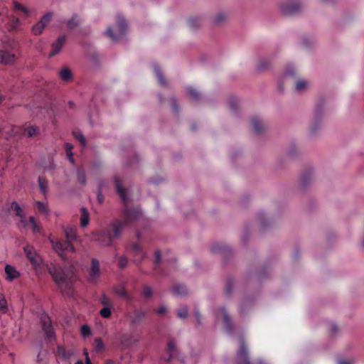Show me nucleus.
Returning a JSON list of instances; mask_svg holds the SVG:
<instances>
[{"label":"nucleus","mask_w":364,"mask_h":364,"mask_svg":"<svg viewBox=\"0 0 364 364\" xmlns=\"http://www.w3.org/2000/svg\"><path fill=\"white\" fill-rule=\"evenodd\" d=\"M39 188L43 195H46L48 189V183H39Z\"/></svg>","instance_id":"obj_50"},{"label":"nucleus","mask_w":364,"mask_h":364,"mask_svg":"<svg viewBox=\"0 0 364 364\" xmlns=\"http://www.w3.org/2000/svg\"><path fill=\"white\" fill-rule=\"evenodd\" d=\"M96 347L98 349H100L103 347V343L100 339H96L95 340Z\"/></svg>","instance_id":"obj_54"},{"label":"nucleus","mask_w":364,"mask_h":364,"mask_svg":"<svg viewBox=\"0 0 364 364\" xmlns=\"http://www.w3.org/2000/svg\"><path fill=\"white\" fill-rule=\"evenodd\" d=\"M14 8L16 12H21L25 17L30 15V11L26 7L17 2L14 3Z\"/></svg>","instance_id":"obj_28"},{"label":"nucleus","mask_w":364,"mask_h":364,"mask_svg":"<svg viewBox=\"0 0 364 364\" xmlns=\"http://www.w3.org/2000/svg\"><path fill=\"white\" fill-rule=\"evenodd\" d=\"M338 364H352V362L350 360H341L338 361Z\"/></svg>","instance_id":"obj_56"},{"label":"nucleus","mask_w":364,"mask_h":364,"mask_svg":"<svg viewBox=\"0 0 364 364\" xmlns=\"http://www.w3.org/2000/svg\"><path fill=\"white\" fill-rule=\"evenodd\" d=\"M77 174L78 176L79 182H85V171L82 166L80 167L77 170Z\"/></svg>","instance_id":"obj_43"},{"label":"nucleus","mask_w":364,"mask_h":364,"mask_svg":"<svg viewBox=\"0 0 364 364\" xmlns=\"http://www.w3.org/2000/svg\"><path fill=\"white\" fill-rule=\"evenodd\" d=\"M97 198V200L100 203H102L103 202L104 198L100 192H98Z\"/></svg>","instance_id":"obj_55"},{"label":"nucleus","mask_w":364,"mask_h":364,"mask_svg":"<svg viewBox=\"0 0 364 364\" xmlns=\"http://www.w3.org/2000/svg\"><path fill=\"white\" fill-rule=\"evenodd\" d=\"M75 364H83L82 361V360H78L76 362Z\"/></svg>","instance_id":"obj_62"},{"label":"nucleus","mask_w":364,"mask_h":364,"mask_svg":"<svg viewBox=\"0 0 364 364\" xmlns=\"http://www.w3.org/2000/svg\"><path fill=\"white\" fill-rule=\"evenodd\" d=\"M53 18L51 13H47L32 27V33L38 36L43 33L45 28L49 24Z\"/></svg>","instance_id":"obj_11"},{"label":"nucleus","mask_w":364,"mask_h":364,"mask_svg":"<svg viewBox=\"0 0 364 364\" xmlns=\"http://www.w3.org/2000/svg\"><path fill=\"white\" fill-rule=\"evenodd\" d=\"M124 220H114L110 228L114 237H119L127 227L144 220V215L139 208H129L125 207L123 211Z\"/></svg>","instance_id":"obj_2"},{"label":"nucleus","mask_w":364,"mask_h":364,"mask_svg":"<svg viewBox=\"0 0 364 364\" xmlns=\"http://www.w3.org/2000/svg\"><path fill=\"white\" fill-rule=\"evenodd\" d=\"M175 351L176 343L173 340L171 339L167 343V350L166 352L163 355L162 359L166 362H170Z\"/></svg>","instance_id":"obj_18"},{"label":"nucleus","mask_w":364,"mask_h":364,"mask_svg":"<svg viewBox=\"0 0 364 364\" xmlns=\"http://www.w3.org/2000/svg\"><path fill=\"white\" fill-rule=\"evenodd\" d=\"M11 210L15 212V214L20 218V223L23 227L28 226L23 211L16 202H13L10 206Z\"/></svg>","instance_id":"obj_17"},{"label":"nucleus","mask_w":364,"mask_h":364,"mask_svg":"<svg viewBox=\"0 0 364 364\" xmlns=\"http://www.w3.org/2000/svg\"><path fill=\"white\" fill-rule=\"evenodd\" d=\"M80 23V18L77 16H72L67 21V26L69 29H74L76 28Z\"/></svg>","instance_id":"obj_30"},{"label":"nucleus","mask_w":364,"mask_h":364,"mask_svg":"<svg viewBox=\"0 0 364 364\" xmlns=\"http://www.w3.org/2000/svg\"><path fill=\"white\" fill-rule=\"evenodd\" d=\"M73 148V146L71 144H70V143L65 144V149L67 157H68L69 161L73 164L74 159L73 157V153L72 151Z\"/></svg>","instance_id":"obj_32"},{"label":"nucleus","mask_w":364,"mask_h":364,"mask_svg":"<svg viewBox=\"0 0 364 364\" xmlns=\"http://www.w3.org/2000/svg\"><path fill=\"white\" fill-rule=\"evenodd\" d=\"M228 13L225 11H219L215 13L212 17V22L213 24L220 25L225 23L228 18Z\"/></svg>","instance_id":"obj_19"},{"label":"nucleus","mask_w":364,"mask_h":364,"mask_svg":"<svg viewBox=\"0 0 364 364\" xmlns=\"http://www.w3.org/2000/svg\"><path fill=\"white\" fill-rule=\"evenodd\" d=\"M142 293H143V296L145 298H150L152 296L153 292H152V289H151V287L146 286L144 287Z\"/></svg>","instance_id":"obj_48"},{"label":"nucleus","mask_w":364,"mask_h":364,"mask_svg":"<svg viewBox=\"0 0 364 364\" xmlns=\"http://www.w3.org/2000/svg\"><path fill=\"white\" fill-rule=\"evenodd\" d=\"M114 291L117 295H118L121 298H122L127 301L131 300L130 295L127 293V291L123 287H115L114 289Z\"/></svg>","instance_id":"obj_25"},{"label":"nucleus","mask_w":364,"mask_h":364,"mask_svg":"<svg viewBox=\"0 0 364 364\" xmlns=\"http://www.w3.org/2000/svg\"><path fill=\"white\" fill-rule=\"evenodd\" d=\"M81 334L83 337L89 336L91 334L90 328L87 325L82 326L81 327Z\"/></svg>","instance_id":"obj_46"},{"label":"nucleus","mask_w":364,"mask_h":364,"mask_svg":"<svg viewBox=\"0 0 364 364\" xmlns=\"http://www.w3.org/2000/svg\"><path fill=\"white\" fill-rule=\"evenodd\" d=\"M35 208L36 211L44 216H48L49 215V210L47 205L41 201H37L36 203Z\"/></svg>","instance_id":"obj_24"},{"label":"nucleus","mask_w":364,"mask_h":364,"mask_svg":"<svg viewBox=\"0 0 364 364\" xmlns=\"http://www.w3.org/2000/svg\"><path fill=\"white\" fill-rule=\"evenodd\" d=\"M106 364H114V362H113V361H112V360H107V361L106 362Z\"/></svg>","instance_id":"obj_61"},{"label":"nucleus","mask_w":364,"mask_h":364,"mask_svg":"<svg viewBox=\"0 0 364 364\" xmlns=\"http://www.w3.org/2000/svg\"><path fill=\"white\" fill-rule=\"evenodd\" d=\"M240 348L237 354L238 364H250L247 348L242 339H240Z\"/></svg>","instance_id":"obj_14"},{"label":"nucleus","mask_w":364,"mask_h":364,"mask_svg":"<svg viewBox=\"0 0 364 364\" xmlns=\"http://www.w3.org/2000/svg\"><path fill=\"white\" fill-rule=\"evenodd\" d=\"M85 364H92L89 356H87V358H85Z\"/></svg>","instance_id":"obj_59"},{"label":"nucleus","mask_w":364,"mask_h":364,"mask_svg":"<svg viewBox=\"0 0 364 364\" xmlns=\"http://www.w3.org/2000/svg\"><path fill=\"white\" fill-rule=\"evenodd\" d=\"M112 309L113 308L103 307L100 312L101 316L103 318H109L111 316Z\"/></svg>","instance_id":"obj_45"},{"label":"nucleus","mask_w":364,"mask_h":364,"mask_svg":"<svg viewBox=\"0 0 364 364\" xmlns=\"http://www.w3.org/2000/svg\"><path fill=\"white\" fill-rule=\"evenodd\" d=\"M16 60V52L13 45H4L0 49V63L4 65H12Z\"/></svg>","instance_id":"obj_8"},{"label":"nucleus","mask_w":364,"mask_h":364,"mask_svg":"<svg viewBox=\"0 0 364 364\" xmlns=\"http://www.w3.org/2000/svg\"><path fill=\"white\" fill-rule=\"evenodd\" d=\"M192 21H193L192 19H190V20H189V23H190V24H191V23H192Z\"/></svg>","instance_id":"obj_64"},{"label":"nucleus","mask_w":364,"mask_h":364,"mask_svg":"<svg viewBox=\"0 0 364 364\" xmlns=\"http://www.w3.org/2000/svg\"><path fill=\"white\" fill-rule=\"evenodd\" d=\"M338 331V328L336 324H332L330 327V331L332 334H334Z\"/></svg>","instance_id":"obj_51"},{"label":"nucleus","mask_w":364,"mask_h":364,"mask_svg":"<svg viewBox=\"0 0 364 364\" xmlns=\"http://www.w3.org/2000/svg\"><path fill=\"white\" fill-rule=\"evenodd\" d=\"M26 257L35 269L39 267L42 263L41 256L36 252L33 246L26 245L23 247Z\"/></svg>","instance_id":"obj_10"},{"label":"nucleus","mask_w":364,"mask_h":364,"mask_svg":"<svg viewBox=\"0 0 364 364\" xmlns=\"http://www.w3.org/2000/svg\"><path fill=\"white\" fill-rule=\"evenodd\" d=\"M115 238L113 232L109 229H102L93 232L90 235V240L97 242L102 246L112 245V240Z\"/></svg>","instance_id":"obj_6"},{"label":"nucleus","mask_w":364,"mask_h":364,"mask_svg":"<svg viewBox=\"0 0 364 364\" xmlns=\"http://www.w3.org/2000/svg\"><path fill=\"white\" fill-rule=\"evenodd\" d=\"M195 316H196V318H197V320L199 321V318L200 317V314L198 311H196L195 312Z\"/></svg>","instance_id":"obj_58"},{"label":"nucleus","mask_w":364,"mask_h":364,"mask_svg":"<svg viewBox=\"0 0 364 364\" xmlns=\"http://www.w3.org/2000/svg\"><path fill=\"white\" fill-rule=\"evenodd\" d=\"M100 302L104 306V307L113 308V304H112V300L105 294H103L101 296Z\"/></svg>","instance_id":"obj_36"},{"label":"nucleus","mask_w":364,"mask_h":364,"mask_svg":"<svg viewBox=\"0 0 364 364\" xmlns=\"http://www.w3.org/2000/svg\"><path fill=\"white\" fill-rule=\"evenodd\" d=\"M128 264V259L126 257L122 256L119 258L118 265L120 268H124Z\"/></svg>","instance_id":"obj_47"},{"label":"nucleus","mask_w":364,"mask_h":364,"mask_svg":"<svg viewBox=\"0 0 364 364\" xmlns=\"http://www.w3.org/2000/svg\"><path fill=\"white\" fill-rule=\"evenodd\" d=\"M303 6L301 0H282L277 4V9L282 15L291 16L300 12Z\"/></svg>","instance_id":"obj_5"},{"label":"nucleus","mask_w":364,"mask_h":364,"mask_svg":"<svg viewBox=\"0 0 364 364\" xmlns=\"http://www.w3.org/2000/svg\"><path fill=\"white\" fill-rule=\"evenodd\" d=\"M84 354H85V358H87V356H89V355H88V353H87V350H84Z\"/></svg>","instance_id":"obj_60"},{"label":"nucleus","mask_w":364,"mask_h":364,"mask_svg":"<svg viewBox=\"0 0 364 364\" xmlns=\"http://www.w3.org/2000/svg\"><path fill=\"white\" fill-rule=\"evenodd\" d=\"M321 175V171L315 167L309 166L304 168L301 171L299 178L301 182H309L310 181L319 179Z\"/></svg>","instance_id":"obj_9"},{"label":"nucleus","mask_w":364,"mask_h":364,"mask_svg":"<svg viewBox=\"0 0 364 364\" xmlns=\"http://www.w3.org/2000/svg\"><path fill=\"white\" fill-rule=\"evenodd\" d=\"M127 31V24L122 16H117L116 22L112 26H109L104 35L109 39L116 41L122 38Z\"/></svg>","instance_id":"obj_4"},{"label":"nucleus","mask_w":364,"mask_h":364,"mask_svg":"<svg viewBox=\"0 0 364 364\" xmlns=\"http://www.w3.org/2000/svg\"><path fill=\"white\" fill-rule=\"evenodd\" d=\"M215 317L217 322H221L223 328L227 333H231L234 327L231 317L224 307H220L215 311Z\"/></svg>","instance_id":"obj_7"},{"label":"nucleus","mask_w":364,"mask_h":364,"mask_svg":"<svg viewBox=\"0 0 364 364\" xmlns=\"http://www.w3.org/2000/svg\"><path fill=\"white\" fill-rule=\"evenodd\" d=\"M177 315L180 318H185L188 316V309L186 306L180 307L177 311Z\"/></svg>","instance_id":"obj_44"},{"label":"nucleus","mask_w":364,"mask_h":364,"mask_svg":"<svg viewBox=\"0 0 364 364\" xmlns=\"http://www.w3.org/2000/svg\"><path fill=\"white\" fill-rule=\"evenodd\" d=\"M10 24H9V30L15 31L18 28V26L20 23V20L18 17L12 16L10 18Z\"/></svg>","instance_id":"obj_33"},{"label":"nucleus","mask_w":364,"mask_h":364,"mask_svg":"<svg viewBox=\"0 0 364 364\" xmlns=\"http://www.w3.org/2000/svg\"><path fill=\"white\" fill-rule=\"evenodd\" d=\"M43 329L46 334L48 338H51L53 336V329L50 326V323L48 318H45L43 321Z\"/></svg>","instance_id":"obj_26"},{"label":"nucleus","mask_w":364,"mask_h":364,"mask_svg":"<svg viewBox=\"0 0 364 364\" xmlns=\"http://www.w3.org/2000/svg\"><path fill=\"white\" fill-rule=\"evenodd\" d=\"M166 312V307L164 306H161L157 310V313L159 314H164Z\"/></svg>","instance_id":"obj_53"},{"label":"nucleus","mask_w":364,"mask_h":364,"mask_svg":"<svg viewBox=\"0 0 364 364\" xmlns=\"http://www.w3.org/2000/svg\"><path fill=\"white\" fill-rule=\"evenodd\" d=\"M127 252L133 256V259L135 263L141 262L145 257V253L143 249L137 243H134L132 247L127 250Z\"/></svg>","instance_id":"obj_12"},{"label":"nucleus","mask_w":364,"mask_h":364,"mask_svg":"<svg viewBox=\"0 0 364 364\" xmlns=\"http://www.w3.org/2000/svg\"><path fill=\"white\" fill-rule=\"evenodd\" d=\"M174 291L180 296H183L187 294V289L183 285H176L174 287Z\"/></svg>","instance_id":"obj_40"},{"label":"nucleus","mask_w":364,"mask_h":364,"mask_svg":"<svg viewBox=\"0 0 364 364\" xmlns=\"http://www.w3.org/2000/svg\"><path fill=\"white\" fill-rule=\"evenodd\" d=\"M60 78L65 82L70 81L73 78L72 71L67 67L63 68L59 72Z\"/></svg>","instance_id":"obj_23"},{"label":"nucleus","mask_w":364,"mask_h":364,"mask_svg":"<svg viewBox=\"0 0 364 364\" xmlns=\"http://www.w3.org/2000/svg\"><path fill=\"white\" fill-rule=\"evenodd\" d=\"M124 184L125 183H115V188L122 202L126 205L130 200V191Z\"/></svg>","instance_id":"obj_15"},{"label":"nucleus","mask_w":364,"mask_h":364,"mask_svg":"<svg viewBox=\"0 0 364 364\" xmlns=\"http://www.w3.org/2000/svg\"><path fill=\"white\" fill-rule=\"evenodd\" d=\"M252 129L256 132H259L262 129V123L259 119L254 117L250 121Z\"/></svg>","instance_id":"obj_31"},{"label":"nucleus","mask_w":364,"mask_h":364,"mask_svg":"<svg viewBox=\"0 0 364 364\" xmlns=\"http://www.w3.org/2000/svg\"><path fill=\"white\" fill-rule=\"evenodd\" d=\"M64 233L66 238V240L64 242L58 238L49 237V241L53 250L63 259H65V254L67 252H74L75 251L72 242L77 239L76 228L74 227L65 228Z\"/></svg>","instance_id":"obj_3"},{"label":"nucleus","mask_w":364,"mask_h":364,"mask_svg":"<svg viewBox=\"0 0 364 364\" xmlns=\"http://www.w3.org/2000/svg\"><path fill=\"white\" fill-rule=\"evenodd\" d=\"M7 310V301L4 296L1 294L0 297V311H1L2 313H6Z\"/></svg>","instance_id":"obj_41"},{"label":"nucleus","mask_w":364,"mask_h":364,"mask_svg":"<svg viewBox=\"0 0 364 364\" xmlns=\"http://www.w3.org/2000/svg\"><path fill=\"white\" fill-rule=\"evenodd\" d=\"M272 63V60L269 58H262L259 59L257 68L259 70L267 69Z\"/></svg>","instance_id":"obj_27"},{"label":"nucleus","mask_w":364,"mask_h":364,"mask_svg":"<svg viewBox=\"0 0 364 364\" xmlns=\"http://www.w3.org/2000/svg\"><path fill=\"white\" fill-rule=\"evenodd\" d=\"M25 131L26 132L28 136H34L39 134V129L35 126H28L25 128Z\"/></svg>","instance_id":"obj_34"},{"label":"nucleus","mask_w":364,"mask_h":364,"mask_svg":"<svg viewBox=\"0 0 364 364\" xmlns=\"http://www.w3.org/2000/svg\"><path fill=\"white\" fill-rule=\"evenodd\" d=\"M361 245L364 247V236H363V238L362 240Z\"/></svg>","instance_id":"obj_63"},{"label":"nucleus","mask_w":364,"mask_h":364,"mask_svg":"<svg viewBox=\"0 0 364 364\" xmlns=\"http://www.w3.org/2000/svg\"><path fill=\"white\" fill-rule=\"evenodd\" d=\"M100 276V263L97 259H92L89 270L88 281L90 283H95Z\"/></svg>","instance_id":"obj_13"},{"label":"nucleus","mask_w":364,"mask_h":364,"mask_svg":"<svg viewBox=\"0 0 364 364\" xmlns=\"http://www.w3.org/2000/svg\"><path fill=\"white\" fill-rule=\"evenodd\" d=\"M80 225L82 228L87 226L90 222V214L87 210L82 207L80 208Z\"/></svg>","instance_id":"obj_22"},{"label":"nucleus","mask_w":364,"mask_h":364,"mask_svg":"<svg viewBox=\"0 0 364 364\" xmlns=\"http://www.w3.org/2000/svg\"><path fill=\"white\" fill-rule=\"evenodd\" d=\"M145 312L144 311H136L134 315L131 318V322L133 324L138 323L142 318L145 316Z\"/></svg>","instance_id":"obj_38"},{"label":"nucleus","mask_w":364,"mask_h":364,"mask_svg":"<svg viewBox=\"0 0 364 364\" xmlns=\"http://www.w3.org/2000/svg\"><path fill=\"white\" fill-rule=\"evenodd\" d=\"M296 68H295V66L294 65H288L286 68H285V70H284V75H288V76H291V75H293L296 73Z\"/></svg>","instance_id":"obj_42"},{"label":"nucleus","mask_w":364,"mask_h":364,"mask_svg":"<svg viewBox=\"0 0 364 364\" xmlns=\"http://www.w3.org/2000/svg\"><path fill=\"white\" fill-rule=\"evenodd\" d=\"M161 261L160 258V252L159 250H156L155 252V263H159Z\"/></svg>","instance_id":"obj_52"},{"label":"nucleus","mask_w":364,"mask_h":364,"mask_svg":"<svg viewBox=\"0 0 364 364\" xmlns=\"http://www.w3.org/2000/svg\"><path fill=\"white\" fill-rule=\"evenodd\" d=\"M154 73L158 79L159 82L163 86L166 85V82L163 76L162 72L160 70L159 67H158L156 65L154 66Z\"/></svg>","instance_id":"obj_29"},{"label":"nucleus","mask_w":364,"mask_h":364,"mask_svg":"<svg viewBox=\"0 0 364 364\" xmlns=\"http://www.w3.org/2000/svg\"><path fill=\"white\" fill-rule=\"evenodd\" d=\"M66 41L65 36H61L57 38V40L52 43L51 50L49 53V57H53L57 55L62 49Z\"/></svg>","instance_id":"obj_16"},{"label":"nucleus","mask_w":364,"mask_h":364,"mask_svg":"<svg viewBox=\"0 0 364 364\" xmlns=\"http://www.w3.org/2000/svg\"><path fill=\"white\" fill-rule=\"evenodd\" d=\"M187 92H188V95H190V97L193 100H197L200 98V93L194 87H187Z\"/></svg>","instance_id":"obj_35"},{"label":"nucleus","mask_w":364,"mask_h":364,"mask_svg":"<svg viewBox=\"0 0 364 364\" xmlns=\"http://www.w3.org/2000/svg\"><path fill=\"white\" fill-rule=\"evenodd\" d=\"M311 87V83L306 79H299L295 82V90L297 92H304Z\"/></svg>","instance_id":"obj_21"},{"label":"nucleus","mask_w":364,"mask_h":364,"mask_svg":"<svg viewBox=\"0 0 364 364\" xmlns=\"http://www.w3.org/2000/svg\"><path fill=\"white\" fill-rule=\"evenodd\" d=\"M29 223L31 226V228L33 230V232L34 233H36V232H40V227L39 225L37 224L34 217L33 216H31L30 218H29Z\"/></svg>","instance_id":"obj_39"},{"label":"nucleus","mask_w":364,"mask_h":364,"mask_svg":"<svg viewBox=\"0 0 364 364\" xmlns=\"http://www.w3.org/2000/svg\"><path fill=\"white\" fill-rule=\"evenodd\" d=\"M50 274L54 279L60 290L68 296L73 294V283L75 281L74 269L72 267L62 268L54 264L48 266Z\"/></svg>","instance_id":"obj_1"},{"label":"nucleus","mask_w":364,"mask_h":364,"mask_svg":"<svg viewBox=\"0 0 364 364\" xmlns=\"http://www.w3.org/2000/svg\"><path fill=\"white\" fill-rule=\"evenodd\" d=\"M58 353L64 358H69L73 353H66L65 349L62 347L58 348Z\"/></svg>","instance_id":"obj_49"},{"label":"nucleus","mask_w":364,"mask_h":364,"mask_svg":"<svg viewBox=\"0 0 364 364\" xmlns=\"http://www.w3.org/2000/svg\"><path fill=\"white\" fill-rule=\"evenodd\" d=\"M4 270L6 276V279L8 281H12L20 276L19 272L14 267L10 264H6Z\"/></svg>","instance_id":"obj_20"},{"label":"nucleus","mask_w":364,"mask_h":364,"mask_svg":"<svg viewBox=\"0 0 364 364\" xmlns=\"http://www.w3.org/2000/svg\"><path fill=\"white\" fill-rule=\"evenodd\" d=\"M319 1L323 4H332L334 2V0H319Z\"/></svg>","instance_id":"obj_57"},{"label":"nucleus","mask_w":364,"mask_h":364,"mask_svg":"<svg viewBox=\"0 0 364 364\" xmlns=\"http://www.w3.org/2000/svg\"><path fill=\"white\" fill-rule=\"evenodd\" d=\"M74 137L83 146L86 145V140L84 135L80 131L73 132Z\"/></svg>","instance_id":"obj_37"}]
</instances>
